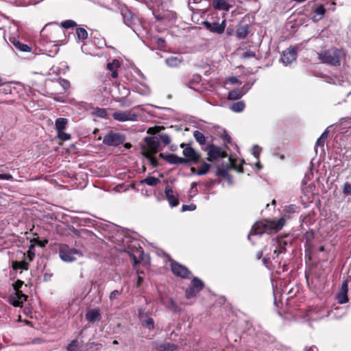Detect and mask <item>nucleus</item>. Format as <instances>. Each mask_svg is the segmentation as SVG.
I'll return each instance as SVG.
<instances>
[{
  "instance_id": "nucleus-26",
  "label": "nucleus",
  "mask_w": 351,
  "mask_h": 351,
  "mask_svg": "<svg viewBox=\"0 0 351 351\" xmlns=\"http://www.w3.org/2000/svg\"><path fill=\"white\" fill-rule=\"evenodd\" d=\"M182 158L179 157L174 154H167L166 162L169 164L180 165L183 164Z\"/></svg>"
},
{
  "instance_id": "nucleus-11",
  "label": "nucleus",
  "mask_w": 351,
  "mask_h": 351,
  "mask_svg": "<svg viewBox=\"0 0 351 351\" xmlns=\"http://www.w3.org/2000/svg\"><path fill=\"white\" fill-rule=\"evenodd\" d=\"M182 154L185 156V158H182V160H184L183 161V164L190 162L197 164L201 158L200 154L197 153L193 147L190 146L186 147L183 149Z\"/></svg>"
},
{
  "instance_id": "nucleus-28",
  "label": "nucleus",
  "mask_w": 351,
  "mask_h": 351,
  "mask_svg": "<svg viewBox=\"0 0 351 351\" xmlns=\"http://www.w3.org/2000/svg\"><path fill=\"white\" fill-rule=\"evenodd\" d=\"M243 94L244 93L241 89H234L228 93V99L229 100H237L240 99Z\"/></svg>"
},
{
  "instance_id": "nucleus-3",
  "label": "nucleus",
  "mask_w": 351,
  "mask_h": 351,
  "mask_svg": "<svg viewBox=\"0 0 351 351\" xmlns=\"http://www.w3.org/2000/svg\"><path fill=\"white\" fill-rule=\"evenodd\" d=\"M56 22L49 23L45 25L41 31V35L46 37L51 43H56V51H58L57 45L62 40V38L65 36L64 31L58 27H56Z\"/></svg>"
},
{
  "instance_id": "nucleus-22",
  "label": "nucleus",
  "mask_w": 351,
  "mask_h": 351,
  "mask_svg": "<svg viewBox=\"0 0 351 351\" xmlns=\"http://www.w3.org/2000/svg\"><path fill=\"white\" fill-rule=\"evenodd\" d=\"M121 15L123 16L124 23L126 25L131 27L134 23L135 15L127 8L121 10Z\"/></svg>"
},
{
  "instance_id": "nucleus-58",
  "label": "nucleus",
  "mask_w": 351,
  "mask_h": 351,
  "mask_svg": "<svg viewBox=\"0 0 351 351\" xmlns=\"http://www.w3.org/2000/svg\"><path fill=\"white\" fill-rule=\"evenodd\" d=\"M156 43H157V45H158V46H160V47H162V46L165 45V40H164V39H162V38H157V40H156Z\"/></svg>"
},
{
  "instance_id": "nucleus-21",
  "label": "nucleus",
  "mask_w": 351,
  "mask_h": 351,
  "mask_svg": "<svg viewBox=\"0 0 351 351\" xmlns=\"http://www.w3.org/2000/svg\"><path fill=\"white\" fill-rule=\"evenodd\" d=\"M165 193L166 197L171 206L175 207L179 204L178 199L174 195L173 191L169 186H167L165 187Z\"/></svg>"
},
{
  "instance_id": "nucleus-61",
  "label": "nucleus",
  "mask_w": 351,
  "mask_h": 351,
  "mask_svg": "<svg viewBox=\"0 0 351 351\" xmlns=\"http://www.w3.org/2000/svg\"><path fill=\"white\" fill-rule=\"evenodd\" d=\"M230 82L232 84H235L238 82V79L236 77H232L230 78Z\"/></svg>"
},
{
  "instance_id": "nucleus-42",
  "label": "nucleus",
  "mask_w": 351,
  "mask_h": 351,
  "mask_svg": "<svg viewBox=\"0 0 351 351\" xmlns=\"http://www.w3.org/2000/svg\"><path fill=\"white\" fill-rule=\"evenodd\" d=\"M60 26L63 28L68 29L70 27H73L77 26V23L75 21H74L73 20H66V21H62L60 23Z\"/></svg>"
},
{
  "instance_id": "nucleus-23",
  "label": "nucleus",
  "mask_w": 351,
  "mask_h": 351,
  "mask_svg": "<svg viewBox=\"0 0 351 351\" xmlns=\"http://www.w3.org/2000/svg\"><path fill=\"white\" fill-rule=\"evenodd\" d=\"M31 242H32V243L29 245V249H28V250L27 252V258L29 259V261H32L34 258V256H35V252H34L35 245L38 244V245H40L41 247L45 246L44 243H42L41 241H38L37 239H34Z\"/></svg>"
},
{
  "instance_id": "nucleus-2",
  "label": "nucleus",
  "mask_w": 351,
  "mask_h": 351,
  "mask_svg": "<svg viewBox=\"0 0 351 351\" xmlns=\"http://www.w3.org/2000/svg\"><path fill=\"white\" fill-rule=\"evenodd\" d=\"M283 221H256L251 233L261 235L264 233L271 234L279 231L284 226Z\"/></svg>"
},
{
  "instance_id": "nucleus-32",
  "label": "nucleus",
  "mask_w": 351,
  "mask_h": 351,
  "mask_svg": "<svg viewBox=\"0 0 351 351\" xmlns=\"http://www.w3.org/2000/svg\"><path fill=\"white\" fill-rule=\"evenodd\" d=\"M155 154L152 153H142V155L149 160L151 165L153 167H157L159 166V162L156 160V157L154 156Z\"/></svg>"
},
{
  "instance_id": "nucleus-60",
  "label": "nucleus",
  "mask_w": 351,
  "mask_h": 351,
  "mask_svg": "<svg viewBox=\"0 0 351 351\" xmlns=\"http://www.w3.org/2000/svg\"><path fill=\"white\" fill-rule=\"evenodd\" d=\"M200 80H201V77H200V75H194V76H193V80L191 81V82H200Z\"/></svg>"
},
{
  "instance_id": "nucleus-38",
  "label": "nucleus",
  "mask_w": 351,
  "mask_h": 351,
  "mask_svg": "<svg viewBox=\"0 0 351 351\" xmlns=\"http://www.w3.org/2000/svg\"><path fill=\"white\" fill-rule=\"evenodd\" d=\"M142 182L145 183L149 186H154L160 182V180L156 177L149 176L144 179Z\"/></svg>"
},
{
  "instance_id": "nucleus-45",
  "label": "nucleus",
  "mask_w": 351,
  "mask_h": 351,
  "mask_svg": "<svg viewBox=\"0 0 351 351\" xmlns=\"http://www.w3.org/2000/svg\"><path fill=\"white\" fill-rule=\"evenodd\" d=\"M95 114L101 118H106L107 117V111L105 108H97L94 112Z\"/></svg>"
},
{
  "instance_id": "nucleus-36",
  "label": "nucleus",
  "mask_w": 351,
  "mask_h": 351,
  "mask_svg": "<svg viewBox=\"0 0 351 351\" xmlns=\"http://www.w3.org/2000/svg\"><path fill=\"white\" fill-rule=\"evenodd\" d=\"M66 351H80V346L77 339L72 340L68 344Z\"/></svg>"
},
{
  "instance_id": "nucleus-7",
  "label": "nucleus",
  "mask_w": 351,
  "mask_h": 351,
  "mask_svg": "<svg viewBox=\"0 0 351 351\" xmlns=\"http://www.w3.org/2000/svg\"><path fill=\"white\" fill-rule=\"evenodd\" d=\"M145 145L142 147V153L156 154L159 151L160 142L158 136H147L144 138Z\"/></svg>"
},
{
  "instance_id": "nucleus-44",
  "label": "nucleus",
  "mask_w": 351,
  "mask_h": 351,
  "mask_svg": "<svg viewBox=\"0 0 351 351\" xmlns=\"http://www.w3.org/2000/svg\"><path fill=\"white\" fill-rule=\"evenodd\" d=\"M166 62L170 66H176L180 63V60L176 57H170L166 60Z\"/></svg>"
},
{
  "instance_id": "nucleus-12",
  "label": "nucleus",
  "mask_w": 351,
  "mask_h": 351,
  "mask_svg": "<svg viewBox=\"0 0 351 351\" xmlns=\"http://www.w3.org/2000/svg\"><path fill=\"white\" fill-rule=\"evenodd\" d=\"M171 269L175 276L181 278H188L191 275V271L186 267L175 261H171Z\"/></svg>"
},
{
  "instance_id": "nucleus-17",
  "label": "nucleus",
  "mask_w": 351,
  "mask_h": 351,
  "mask_svg": "<svg viewBox=\"0 0 351 351\" xmlns=\"http://www.w3.org/2000/svg\"><path fill=\"white\" fill-rule=\"evenodd\" d=\"M348 281L344 280L341 286V288L337 295V300L339 304H343L348 302Z\"/></svg>"
},
{
  "instance_id": "nucleus-24",
  "label": "nucleus",
  "mask_w": 351,
  "mask_h": 351,
  "mask_svg": "<svg viewBox=\"0 0 351 351\" xmlns=\"http://www.w3.org/2000/svg\"><path fill=\"white\" fill-rule=\"evenodd\" d=\"M299 207L296 206L294 204H291L289 206H287L284 209V215L283 217H281L278 219H285V218H289V214L298 213L299 212Z\"/></svg>"
},
{
  "instance_id": "nucleus-51",
  "label": "nucleus",
  "mask_w": 351,
  "mask_h": 351,
  "mask_svg": "<svg viewBox=\"0 0 351 351\" xmlns=\"http://www.w3.org/2000/svg\"><path fill=\"white\" fill-rule=\"evenodd\" d=\"M23 285V282L21 281V280H16L14 284H13V288L14 289L15 291H21L20 289L22 287Z\"/></svg>"
},
{
  "instance_id": "nucleus-4",
  "label": "nucleus",
  "mask_w": 351,
  "mask_h": 351,
  "mask_svg": "<svg viewBox=\"0 0 351 351\" xmlns=\"http://www.w3.org/2000/svg\"><path fill=\"white\" fill-rule=\"evenodd\" d=\"M59 255L60 258L64 262H73L77 258L82 257L83 254L81 251L69 247L66 244H62L59 247Z\"/></svg>"
},
{
  "instance_id": "nucleus-20",
  "label": "nucleus",
  "mask_w": 351,
  "mask_h": 351,
  "mask_svg": "<svg viewBox=\"0 0 351 351\" xmlns=\"http://www.w3.org/2000/svg\"><path fill=\"white\" fill-rule=\"evenodd\" d=\"M121 66V63L117 59H114L112 62H110L106 65L108 71L111 72L110 77L113 79H116L119 76L118 69Z\"/></svg>"
},
{
  "instance_id": "nucleus-35",
  "label": "nucleus",
  "mask_w": 351,
  "mask_h": 351,
  "mask_svg": "<svg viewBox=\"0 0 351 351\" xmlns=\"http://www.w3.org/2000/svg\"><path fill=\"white\" fill-rule=\"evenodd\" d=\"M245 104L244 101H239L235 103H233L230 107V109L235 112H242L245 108Z\"/></svg>"
},
{
  "instance_id": "nucleus-34",
  "label": "nucleus",
  "mask_w": 351,
  "mask_h": 351,
  "mask_svg": "<svg viewBox=\"0 0 351 351\" xmlns=\"http://www.w3.org/2000/svg\"><path fill=\"white\" fill-rule=\"evenodd\" d=\"M75 33L79 40L83 41L88 38V32L83 27L76 28Z\"/></svg>"
},
{
  "instance_id": "nucleus-16",
  "label": "nucleus",
  "mask_w": 351,
  "mask_h": 351,
  "mask_svg": "<svg viewBox=\"0 0 351 351\" xmlns=\"http://www.w3.org/2000/svg\"><path fill=\"white\" fill-rule=\"evenodd\" d=\"M102 318L100 310L98 308H89L85 314L86 320L90 324L99 322Z\"/></svg>"
},
{
  "instance_id": "nucleus-9",
  "label": "nucleus",
  "mask_w": 351,
  "mask_h": 351,
  "mask_svg": "<svg viewBox=\"0 0 351 351\" xmlns=\"http://www.w3.org/2000/svg\"><path fill=\"white\" fill-rule=\"evenodd\" d=\"M204 282L199 278L195 277L191 281L189 287L186 289L185 295L186 298H191L195 296L204 287Z\"/></svg>"
},
{
  "instance_id": "nucleus-8",
  "label": "nucleus",
  "mask_w": 351,
  "mask_h": 351,
  "mask_svg": "<svg viewBox=\"0 0 351 351\" xmlns=\"http://www.w3.org/2000/svg\"><path fill=\"white\" fill-rule=\"evenodd\" d=\"M204 27L210 32L216 34H222L226 29V20L223 19L221 23L212 20L205 21L202 23Z\"/></svg>"
},
{
  "instance_id": "nucleus-57",
  "label": "nucleus",
  "mask_w": 351,
  "mask_h": 351,
  "mask_svg": "<svg viewBox=\"0 0 351 351\" xmlns=\"http://www.w3.org/2000/svg\"><path fill=\"white\" fill-rule=\"evenodd\" d=\"M305 237L307 240L312 239L314 237L313 232L312 230L306 232L305 234Z\"/></svg>"
},
{
  "instance_id": "nucleus-41",
  "label": "nucleus",
  "mask_w": 351,
  "mask_h": 351,
  "mask_svg": "<svg viewBox=\"0 0 351 351\" xmlns=\"http://www.w3.org/2000/svg\"><path fill=\"white\" fill-rule=\"evenodd\" d=\"M230 168H228V164L226 165V167H218L216 171V175L222 178H227L228 176V170Z\"/></svg>"
},
{
  "instance_id": "nucleus-31",
  "label": "nucleus",
  "mask_w": 351,
  "mask_h": 351,
  "mask_svg": "<svg viewBox=\"0 0 351 351\" xmlns=\"http://www.w3.org/2000/svg\"><path fill=\"white\" fill-rule=\"evenodd\" d=\"M193 137L200 145H204L206 144V137L201 132L195 130L193 132Z\"/></svg>"
},
{
  "instance_id": "nucleus-14",
  "label": "nucleus",
  "mask_w": 351,
  "mask_h": 351,
  "mask_svg": "<svg viewBox=\"0 0 351 351\" xmlns=\"http://www.w3.org/2000/svg\"><path fill=\"white\" fill-rule=\"evenodd\" d=\"M245 19H243L236 26V36L239 39L245 38L250 32L251 25L245 23Z\"/></svg>"
},
{
  "instance_id": "nucleus-13",
  "label": "nucleus",
  "mask_w": 351,
  "mask_h": 351,
  "mask_svg": "<svg viewBox=\"0 0 351 351\" xmlns=\"http://www.w3.org/2000/svg\"><path fill=\"white\" fill-rule=\"evenodd\" d=\"M165 130L163 126H154L148 128L147 133L150 135H155L158 136V141H160L165 145L170 143L171 139L168 134L165 133H160L162 130Z\"/></svg>"
},
{
  "instance_id": "nucleus-27",
  "label": "nucleus",
  "mask_w": 351,
  "mask_h": 351,
  "mask_svg": "<svg viewBox=\"0 0 351 351\" xmlns=\"http://www.w3.org/2000/svg\"><path fill=\"white\" fill-rule=\"evenodd\" d=\"M236 160L233 159L232 157H229V162L228 163V168L234 169L237 170L239 173L243 172V163L244 160H242L241 163L239 165H236Z\"/></svg>"
},
{
  "instance_id": "nucleus-19",
  "label": "nucleus",
  "mask_w": 351,
  "mask_h": 351,
  "mask_svg": "<svg viewBox=\"0 0 351 351\" xmlns=\"http://www.w3.org/2000/svg\"><path fill=\"white\" fill-rule=\"evenodd\" d=\"M138 314L142 325L149 330H153L154 328V321L153 318L141 310L139 311Z\"/></svg>"
},
{
  "instance_id": "nucleus-37",
  "label": "nucleus",
  "mask_w": 351,
  "mask_h": 351,
  "mask_svg": "<svg viewBox=\"0 0 351 351\" xmlns=\"http://www.w3.org/2000/svg\"><path fill=\"white\" fill-rule=\"evenodd\" d=\"M210 168V165L204 162L202 165L199 167L197 171L196 172L197 175L202 176L206 174Z\"/></svg>"
},
{
  "instance_id": "nucleus-15",
  "label": "nucleus",
  "mask_w": 351,
  "mask_h": 351,
  "mask_svg": "<svg viewBox=\"0 0 351 351\" xmlns=\"http://www.w3.org/2000/svg\"><path fill=\"white\" fill-rule=\"evenodd\" d=\"M297 58V51L295 47H290L282 51L281 60L284 64L288 65L292 63Z\"/></svg>"
},
{
  "instance_id": "nucleus-29",
  "label": "nucleus",
  "mask_w": 351,
  "mask_h": 351,
  "mask_svg": "<svg viewBox=\"0 0 351 351\" xmlns=\"http://www.w3.org/2000/svg\"><path fill=\"white\" fill-rule=\"evenodd\" d=\"M178 348V346L174 343H165L157 347V351H174Z\"/></svg>"
},
{
  "instance_id": "nucleus-50",
  "label": "nucleus",
  "mask_w": 351,
  "mask_h": 351,
  "mask_svg": "<svg viewBox=\"0 0 351 351\" xmlns=\"http://www.w3.org/2000/svg\"><path fill=\"white\" fill-rule=\"evenodd\" d=\"M242 58H254L256 56V53L251 50H247L243 52L241 55Z\"/></svg>"
},
{
  "instance_id": "nucleus-56",
  "label": "nucleus",
  "mask_w": 351,
  "mask_h": 351,
  "mask_svg": "<svg viewBox=\"0 0 351 351\" xmlns=\"http://www.w3.org/2000/svg\"><path fill=\"white\" fill-rule=\"evenodd\" d=\"M304 351H319L318 348L316 346H306L304 348Z\"/></svg>"
},
{
  "instance_id": "nucleus-59",
  "label": "nucleus",
  "mask_w": 351,
  "mask_h": 351,
  "mask_svg": "<svg viewBox=\"0 0 351 351\" xmlns=\"http://www.w3.org/2000/svg\"><path fill=\"white\" fill-rule=\"evenodd\" d=\"M226 34L228 36H231L234 34V29L232 28H227L226 29Z\"/></svg>"
},
{
  "instance_id": "nucleus-1",
  "label": "nucleus",
  "mask_w": 351,
  "mask_h": 351,
  "mask_svg": "<svg viewBox=\"0 0 351 351\" xmlns=\"http://www.w3.org/2000/svg\"><path fill=\"white\" fill-rule=\"evenodd\" d=\"M317 56L322 63L338 67L341 66L342 60L346 59V53L343 49L332 46L322 49Z\"/></svg>"
},
{
  "instance_id": "nucleus-25",
  "label": "nucleus",
  "mask_w": 351,
  "mask_h": 351,
  "mask_svg": "<svg viewBox=\"0 0 351 351\" xmlns=\"http://www.w3.org/2000/svg\"><path fill=\"white\" fill-rule=\"evenodd\" d=\"M287 242L285 240L284 238H279L277 240V248L274 250V254H276L278 256L280 254H282L286 250V245Z\"/></svg>"
},
{
  "instance_id": "nucleus-40",
  "label": "nucleus",
  "mask_w": 351,
  "mask_h": 351,
  "mask_svg": "<svg viewBox=\"0 0 351 351\" xmlns=\"http://www.w3.org/2000/svg\"><path fill=\"white\" fill-rule=\"evenodd\" d=\"M29 264L25 261L13 262L12 267L14 269H28Z\"/></svg>"
},
{
  "instance_id": "nucleus-43",
  "label": "nucleus",
  "mask_w": 351,
  "mask_h": 351,
  "mask_svg": "<svg viewBox=\"0 0 351 351\" xmlns=\"http://www.w3.org/2000/svg\"><path fill=\"white\" fill-rule=\"evenodd\" d=\"M57 134L59 139L62 141H68L71 138V135L64 132V130H57Z\"/></svg>"
},
{
  "instance_id": "nucleus-30",
  "label": "nucleus",
  "mask_w": 351,
  "mask_h": 351,
  "mask_svg": "<svg viewBox=\"0 0 351 351\" xmlns=\"http://www.w3.org/2000/svg\"><path fill=\"white\" fill-rule=\"evenodd\" d=\"M68 124V120L66 118H58L55 121V126L57 130H64L66 125Z\"/></svg>"
},
{
  "instance_id": "nucleus-46",
  "label": "nucleus",
  "mask_w": 351,
  "mask_h": 351,
  "mask_svg": "<svg viewBox=\"0 0 351 351\" xmlns=\"http://www.w3.org/2000/svg\"><path fill=\"white\" fill-rule=\"evenodd\" d=\"M58 82H59L60 85L64 89V90L66 91L70 88L71 84L69 80H67L66 79L60 78Z\"/></svg>"
},
{
  "instance_id": "nucleus-48",
  "label": "nucleus",
  "mask_w": 351,
  "mask_h": 351,
  "mask_svg": "<svg viewBox=\"0 0 351 351\" xmlns=\"http://www.w3.org/2000/svg\"><path fill=\"white\" fill-rule=\"evenodd\" d=\"M314 12L317 15H319L320 19H322L326 12V9L323 5H319L315 9Z\"/></svg>"
},
{
  "instance_id": "nucleus-18",
  "label": "nucleus",
  "mask_w": 351,
  "mask_h": 351,
  "mask_svg": "<svg viewBox=\"0 0 351 351\" xmlns=\"http://www.w3.org/2000/svg\"><path fill=\"white\" fill-rule=\"evenodd\" d=\"M27 296L22 291H15L9 298L10 302L14 306H20L27 300Z\"/></svg>"
},
{
  "instance_id": "nucleus-6",
  "label": "nucleus",
  "mask_w": 351,
  "mask_h": 351,
  "mask_svg": "<svg viewBox=\"0 0 351 351\" xmlns=\"http://www.w3.org/2000/svg\"><path fill=\"white\" fill-rule=\"evenodd\" d=\"M125 141L124 134L110 130L103 138V143L107 146L117 147Z\"/></svg>"
},
{
  "instance_id": "nucleus-53",
  "label": "nucleus",
  "mask_w": 351,
  "mask_h": 351,
  "mask_svg": "<svg viewBox=\"0 0 351 351\" xmlns=\"http://www.w3.org/2000/svg\"><path fill=\"white\" fill-rule=\"evenodd\" d=\"M0 180H13V176L10 173H0Z\"/></svg>"
},
{
  "instance_id": "nucleus-5",
  "label": "nucleus",
  "mask_w": 351,
  "mask_h": 351,
  "mask_svg": "<svg viewBox=\"0 0 351 351\" xmlns=\"http://www.w3.org/2000/svg\"><path fill=\"white\" fill-rule=\"evenodd\" d=\"M204 150L207 152V160L210 162L228 157V153L224 149L213 143L207 144Z\"/></svg>"
},
{
  "instance_id": "nucleus-10",
  "label": "nucleus",
  "mask_w": 351,
  "mask_h": 351,
  "mask_svg": "<svg viewBox=\"0 0 351 351\" xmlns=\"http://www.w3.org/2000/svg\"><path fill=\"white\" fill-rule=\"evenodd\" d=\"M112 118L120 122L135 121L137 120V114L132 110L117 111L112 113Z\"/></svg>"
},
{
  "instance_id": "nucleus-47",
  "label": "nucleus",
  "mask_w": 351,
  "mask_h": 351,
  "mask_svg": "<svg viewBox=\"0 0 351 351\" xmlns=\"http://www.w3.org/2000/svg\"><path fill=\"white\" fill-rule=\"evenodd\" d=\"M342 191L346 195H351V184L346 182L343 186Z\"/></svg>"
},
{
  "instance_id": "nucleus-62",
  "label": "nucleus",
  "mask_w": 351,
  "mask_h": 351,
  "mask_svg": "<svg viewBox=\"0 0 351 351\" xmlns=\"http://www.w3.org/2000/svg\"><path fill=\"white\" fill-rule=\"evenodd\" d=\"M158 156H159V158H160L166 161L167 155L164 154L163 153H160Z\"/></svg>"
},
{
  "instance_id": "nucleus-55",
  "label": "nucleus",
  "mask_w": 351,
  "mask_h": 351,
  "mask_svg": "<svg viewBox=\"0 0 351 351\" xmlns=\"http://www.w3.org/2000/svg\"><path fill=\"white\" fill-rule=\"evenodd\" d=\"M260 154H261V149L259 148V147L258 145H256L253 149V155L256 158L258 159Z\"/></svg>"
},
{
  "instance_id": "nucleus-49",
  "label": "nucleus",
  "mask_w": 351,
  "mask_h": 351,
  "mask_svg": "<svg viewBox=\"0 0 351 351\" xmlns=\"http://www.w3.org/2000/svg\"><path fill=\"white\" fill-rule=\"evenodd\" d=\"M122 291L123 289H121V291H119V290H114L113 291H112L110 293V295H109V299L110 301H113L115 299L117 298V297L119 295H120L121 293H122Z\"/></svg>"
},
{
  "instance_id": "nucleus-64",
  "label": "nucleus",
  "mask_w": 351,
  "mask_h": 351,
  "mask_svg": "<svg viewBox=\"0 0 351 351\" xmlns=\"http://www.w3.org/2000/svg\"><path fill=\"white\" fill-rule=\"evenodd\" d=\"M124 147L126 149H130L132 147V145L130 143H126L124 144Z\"/></svg>"
},
{
  "instance_id": "nucleus-52",
  "label": "nucleus",
  "mask_w": 351,
  "mask_h": 351,
  "mask_svg": "<svg viewBox=\"0 0 351 351\" xmlns=\"http://www.w3.org/2000/svg\"><path fill=\"white\" fill-rule=\"evenodd\" d=\"M196 208V206L193 204H191L190 205L184 204L182 207V211H186V210H194Z\"/></svg>"
},
{
  "instance_id": "nucleus-63",
  "label": "nucleus",
  "mask_w": 351,
  "mask_h": 351,
  "mask_svg": "<svg viewBox=\"0 0 351 351\" xmlns=\"http://www.w3.org/2000/svg\"><path fill=\"white\" fill-rule=\"evenodd\" d=\"M215 183V180H210V181H208V182L207 186H213Z\"/></svg>"
},
{
  "instance_id": "nucleus-33",
  "label": "nucleus",
  "mask_w": 351,
  "mask_h": 351,
  "mask_svg": "<svg viewBox=\"0 0 351 351\" xmlns=\"http://www.w3.org/2000/svg\"><path fill=\"white\" fill-rule=\"evenodd\" d=\"M13 45L17 49L21 51L29 52L31 51V47L29 45L23 44L19 40L14 41Z\"/></svg>"
},
{
  "instance_id": "nucleus-54",
  "label": "nucleus",
  "mask_w": 351,
  "mask_h": 351,
  "mask_svg": "<svg viewBox=\"0 0 351 351\" xmlns=\"http://www.w3.org/2000/svg\"><path fill=\"white\" fill-rule=\"evenodd\" d=\"M221 138L226 143H231V137L226 132H224V133L221 136Z\"/></svg>"
},
{
  "instance_id": "nucleus-39",
  "label": "nucleus",
  "mask_w": 351,
  "mask_h": 351,
  "mask_svg": "<svg viewBox=\"0 0 351 351\" xmlns=\"http://www.w3.org/2000/svg\"><path fill=\"white\" fill-rule=\"evenodd\" d=\"M328 136V131L326 130H325L322 135L318 138V139L316 141V146L319 147H324L326 140L327 139Z\"/></svg>"
}]
</instances>
